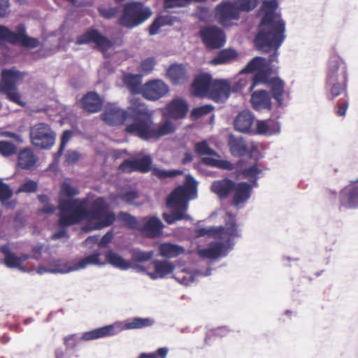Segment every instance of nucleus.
<instances>
[{"mask_svg":"<svg viewBox=\"0 0 358 358\" xmlns=\"http://www.w3.org/2000/svg\"><path fill=\"white\" fill-rule=\"evenodd\" d=\"M167 115L173 119H182L188 110L187 102L180 98L173 99L166 107Z\"/></svg>","mask_w":358,"mask_h":358,"instance_id":"b1692460","label":"nucleus"},{"mask_svg":"<svg viewBox=\"0 0 358 358\" xmlns=\"http://www.w3.org/2000/svg\"><path fill=\"white\" fill-rule=\"evenodd\" d=\"M266 83L269 85L273 98L276 100L279 106H282L283 104V96L285 93L284 82L279 78H275L271 80H268V78Z\"/></svg>","mask_w":358,"mask_h":358,"instance_id":"72a5a7b5","label":"nucleus"},{"mask_svg":"<svg viewBox=\"0 0 358 358\" xmlns=\"http://www.w3.org/2000/svg\"><path fill=\"white\" fill-rule=\"evenodd\" d=\"M252 186L246 182L235 183L232 204L237 209L243 208L252 195Z\"/></svg>","mask_w":358,"mask_h":358,"instance_id":"f3484780","label":"nucleus"},{"mask_svg":"<svg viewBox=\"0 0 358 358\" xmlns=\"http://www.w3.org/2000/svg\"><path fill=\"white\" fill-rule=\"evenodd\" d=\"M217 17L223 27H230L233 24V20L239 19L240 10L234 2H224L217 7Z\"/></svg>","mask_w":358,"mask_h":358,"instance_id":"f8f14e48","label":"nucleus"},{"mask_svg":"<svg viewBox=\"0 0 358 358\" xmlns=\"http://www.w3.org/2000/svg\"><path fill=\"white\" fill-rule=\"evenodd\" d=\"M262 173V170L257 167V164H254L252 166L245 169L243 171V176L244 178L248 180L250 182V185L252 187H258L257 180L259 179V175Z\"/></svg>","mask_w":358,"mask_h":358,"instance_id":"ea45409f","label":"nucleus"},{"mask_svg":"<svg viewBox=\"0 0 358 358\" xmlns=\"http://www.w3.org/2000/svg\"><path fill=\"white\" fill-rule=\"evenodd\" d=\"M211 274V269L208 268L206 272L200 270L189 271L186 269H182L178 271L173 275V278L180 284L190 285L194 282L195 278L198 276H208Z\"/></svg>","mask_w":358,"mask_h":358,"instance_id":"a878e982","label":"nucleus"},{"mask_svg":"<svg viewBox=\"0 0 358 358\" xmlns=\"http://www.w3.org/2000/svg\"><path fill=\"white\" fill-rule=\"evenodd\" d=\"M65 157H66V162L69 164H75L76 162L78 161L79 157H80V155L76 151H71V152H69L66 155Z\"/></svg>","mask_w":358,"mask_h":358,"instance_id":"338daca9","label":"nucleus"},{"mask_svg":"<svg viewBox=\"0 0 358 358\" xmlns=\"http://www.w3.org/2000/svg\"><path fill=\"white\" fill-rule=\"evenodd\" d=\"M36 162V157L30 148H24L18 154V166L25 170L32 169Z\"/></svg>","mask_w":358,"mask_h":358,"instance_id":"f704fd0d","label":"nucleus"},{"mask_svg":"<svg viewBox=\"0 0 358 358\" xmlns=\"http://www.w3.org/2000/svg\"><path fill=\"white\" fill-rule=\"evenodd\" d=\"M155 66V60L152 58H148L143 60L140 65V71L145 73H150Z\"/></svg>","mask_w":358,"mask_h":358,"instance_id":"680f3d73","label":"nucleus"},{"mask_svg":"<svg viewBox=\"0 0 358 358\" xmlns=\"http://www.w3.org/2000/svg\"><path fill=\"white\" fill-rule=\"evenodd\" d=\"M26 34V27L20 24L17 26V33L12 31L7 27L0 25V39L8 41L13 44L18 43Z\"/></svg>","mask_w":358,"mask_h":358,"instance_id":"bb28decb","label":"nucleus"},{"mask_svg":"<svg viewBox=\"0 0 358 358\" xmlns=\"http://www.w3.org/2000/svg\"><path fill=\"white\" fill-rule=\"evenodd\" d=\"M0 93L5 94L8 99L19 106H24L25 105V103L21 100V96L17 92V88L10 89V90H2L0 91Z\"/></svg>","mask_w":358,"mask_h":358,"instance_id":"3c124183","label":"nucleus"},{"mask_svg":"<svg viewBox=\"0 0 358 358\" xmlns=\"http://www.w3.org/2000/svg\"><path fill=\"white\" fill-rule=\"evenodd\" d=\"M16 146L11 142L0 141V153L3 156H9L16 152Z\"/></svg>","mask_w":358,"mask_h":358,"instance_id":"4d7b16f0","label":"nucleus"},{"mask_svg":"<svg viewBox=\"0 0 358 358\" xmlns=\"http://www.w3.org/2000/svg\"><path fill=\"white\" fill-rule=\"evenodd\" d=\"M213 109V106L212 105H203L194 108L191 112V116L194 119H197L203 115L209 113Z\"/></svg>","mask_w":358,"mask_h":358,"instance_id":"13d9d810","label":"nucleus"},{"mask_svg":"<svg viewBox=\"0 0 358 358\" xmlns=\"http://www.w3.org/2000/svg\"><path fill=\"white\" fill-rule=\"evenodd\" d=\"M167 23V19L164 17H159L156 18L150 24L149 28V34L151 36L157 34L159 29Z\"/></svg>","mask_w":358,"mask_h":358,"instance_id":"bf43d9fd","label":"nucleus"},{"mask_svg":"<svg viewBox=\"0 0 358 358\" xmlns=\"http://www.w3.org/2000/svg\"><path fill=\"white\" fill-rule=\"evenodd\" d=\"M81 105L84 110L94 113L101 110L103 101L96 92H90L82 98Z\"/></svg>","mask_w":358,"mask_h":358,"instance_id":"393cba45","label":"nucleus"},{"mask_svg":"<svg viewBox=\"0 0 358 358\" xmlns=\"http://www.w3.org/2000/svg\"><path fill=\"white\" fill-rule=\"evenodd\" d=\"M151 15L150 8L143 3L128 2L124 5L123 12L118 18V24L127 29H133L146 21Z\"/></svg>","mask_w":358,"mask_h":358,"instance_id":"1a4fd4ad","label":"nucleus"},{"mask_svg":"<svg viewBox=\"0 0 358 358\" xmlns=\"http://www.w3.org/2000/svg\"><path fill=\"white\" fill-rule=\"evenodd\" d=\"M196 233L199 237L208 236L219 240L198 250L200 257L210 261L226 257L233 248L234 240L241 236V231L236 224L235 215L229 212L227 213L224 226L199 228Z\"/></svg>","mask_w":358,"mask_h":358,"instance_id":"20e7f679","label":"nucleus"},{"mask_svg":"<svg viewBox=\"0 0 358 358\" xmlns=\"http://www.w3.org/2000/svg\"><path fill=\"white\" fill-rule=\"evenodd\" d=\"M341 203L348 208L358 207V178L357 180L352 182L344 187L341 192Z\"/></svg>","mask_w":358,"mask_h":358,"instance_id":"aec40b11","label":"nucleus"},{"mask_svg":"<svg viewBox=\"0 0 358 358\" xmlns=\"http://www.w3.org/2000/svg\"><path fill=\"white\" fill-rule=\"evenodd\" d=\"M201 162L206 165L219 168L224 170H233L234 164L224 159H215L211 157H204L201 158Z\"/></svg>","mask_w":358,"mask_h":358,"instance_id":"a19ab883","label":"nucleus"},{"mask_svg":"<svg viewBox=\"0 0 358 358\" xmlns=\"http://www.w3.org/2000/svg\"><path fill=\"white\" fill-rule=\"evenodd\" d=\"M120 199L129 205H138L135 200L138 197V193L135 191H128L120 194Z\"/></svg>","mask_w":358,"mask_h":358,"instance_id":"052dcab7","label":"nucleus"},{"mask_svg":"<svg viewBox=\"0 0 358 358\" xmlns=\"http://www.w3.org/2000/svg\"><path fill=\"white\" fill-rule=\"evenodd\" d=\"M124 81L127 88L131 93H138L142 87H141V76L139 75H126L124 78Z\"/></svg>","mask_w":358,"mask_h":358,"instance_id":"79ce46f5","label":"nucleus"},{"mask_svg":"<svg viewBox=\"0 0 358 358\" xmlns=\"http://www.w3.org/2000/svg\"><path fill=\"white\" fill-rule=\"evenodd\" d=\"M154 256V252L143 251L140 250H135L131 254V261L134 263H143L150 261Z\"/></svg>","mask_w":358,"mask_h":358,"instance_id":"de8ad7c7","label":"nucleus"},{"mask_svg":"<svg viewBox=\"0 0 358 358\" xmlns=\"http://www.w3.org/2000/svg\"><path fill=\"white\" fill-rule=\"evenodd\" d=\"M18 43L27 48H36L39 45V42L36 38L30 37L27 35L24 36Z\"/></svg>","mask_w":358,"mask_h":358,"instance_id":"e2e57ef3","label":"nucleus"},{"mask_svg":"<svg viewBox=\"0 0 358 358\" xmlns=\"http://www.w3.org/2000/svg\"><path fill=\"white\" fill-rule=\"evenodd\" d=\"M105 256L108 263L113 266L123 271L130 268L131 263L124 259L117 252L113 250H108Z\"/></svg>","mask_w":358,"mask_h":358,"instance_id":"c9c22d12","label":"nucleus"},{"mask_svg":"<svg viewBox=\"0 0 358 358\" xmlns=\"http://www.w3.org/2000/svg\"><path fill=\"white\" fill-rule=\"evenodd\" d=\"M150 170L152 171V176L160 180H164L166 178H173L182 173V171L181 170H166L159 167H150Z\"/></svg>","mask_w":358,"mask_h":358,"instance_id":"37998d69","label":"nucleus"},{"mask_svg":"<svg viewBox=\"0 0 358 358\" xmlns=\"http://www.w3.org/2000/svg\"><path fill=\"white\" fill-rule=\"evenodd\" d=\"M38 184L36 182L29 180L22 184L18 189L16 191L17 194L21 193V192H25V193H33L35 192L37 190Z\"/></svg>","mask_w":358,"mask_h":358,"instance_id":"5fc2aeb1","label":"nucleus"},{"mask_svg":"<svg viewBox=\"0 0 358 358\" xmlns=\"http://www.w3.org/2000/svg\"><path fill=\"white\" fill-rule=\"evenodd\" d=\"M197 196V182L191 175H187L184 185L178 187L168 197L167 206L173 209L171 213H164L163 218L169 224L181 220H191L186 213L188 201Z\"/></svg>","mask_w":358,"mask_h":358,"instance_id":"39448f33","label":"nucleus"},{"mask_svg":"<svg viewBox=\"0 0 358 358\" xmlns=\"http://www.w3.org/2000/svg\"><path fill=\"white\" fill-rule=\"evenodd\" d=\"M234 3L240 11H250L257 5V0H235Z\"/></svg>","mask_w":358,"mask_h":358,"instance_id":"603ef678","label":"nucleus"},{"mask_svg":"<svg viewBox=\"0 0 358 358\" xmlns=\"http://www.w3.org/2000/svg\"><path fill=\"white\" fill-rule=\"evenodd\" d=\"M169 91V86L161 80L148 81L142 87L143 96L150 101L158 100L165 96Z\"/></svg>","mask_w":358,"mask_h":358,"instance_id":"4468645a","label":"nucleus"},{"mask_svg":"<svg viewBox=\"0 0 358 358\" xmlns=\"http://www.w3.org/2000/svg\"><path fill=\"white\" fill-rule=\"evenodd\" d=\"M152 264L154 267V271L148 272L147 275L152 280L163 278L166 275L171 273L175 266L173 263L168 260H153Z\"/></svg>","mask_w":358,"mask_h":358,"instance_id":"5701e85b","label":"nucleus"},{"mask_svg":"<svg viewBox=\"0 0 358 358\" xmlns=\"http://www.w3.org/2000/svg\"><path fill=\"white\" fill-rule=\"evenodd\" d=\"M328 96L334 99L345 94L348 85V67L345 62L338 55H332L328 63L326 78Z\"/></svg>","mask_w":358,"mask_h":358,"instance_id":"423d86ee","label":"nucleus"},{"mask_svg":"<svg viewBox=\"0 0 358 358\" xmlns=\"http://www.w3.org/2000/svg\"><path fill=\"white\" fill-rule=\"evenodd\" d=\"M200 35L204 44L209 49L220 48L226 42L224 32L215 26H209L201 29Z\"/></svg>","mask_w":358,"mask_h":358,"instance_id":"9b49d317","label":"nucleus"},{"mask_svg":"<svg viewBox=\"0 0 358 358\" xmlns=\"http://www.w3.org/2000/svg\"><path fill=\"white\" fill-rule=\"evenodd\" d=\"M113 234L112 231L107 232L99 241L98 245L100 248L106 247L113 239Z\"/></svg>","mask_w":358,"mask_h":358,"instance_id":"774afa93","label":"nucleus"},{"mask_svg":"<svg viewBox=\"0 0 358 358\" xmlns=\"http://www.w3.org/2000/svg\"><path fill=\"white\" fill-rule=\"evenodd\" d=\"M254 115L249 110H243L234 120L235 129L242 133L250 131L254 122Z\"/></svg>","mask_w":358,"mask_h":358,"instance_id":"c756f323","label":"nucleus"},{"mask_svg":"<svg viewBox=\"0 0 358 358\" xmlns=\"http://www.w3.org/2000/svg\"><path fill=\"white\" fill-rule=\"evenodd\" d=\"M276 0L265 1L264 12L258 27L255 45L262 52L271 53L268 62H278V50L285 39V23L275 10Z\"/></svg>","mask_w":358,"mask_h":358,"instance_id":"f03ea898","label":"nucleus"},{"mask_svg":"<svg viewBox=\"0 0 358 358\" xmlns=\"http://www.w3.org/2000/svg\"><path fill=\"white\" fill-rule=\"evenodd\" d=\"M229 146L231 154L234 156L241 157L245 154L247 151V146L245 141L241 137H235L230 136L229 140Z\"/></svg>","mask_w":358,"mask_h":358,"instance_id":"4c0bfd02","label":"nucleus"},{"mask_svg":"<svg viewBox=\"0 0 358 358\" xmlns=\"http://www.w3.org/2000/svg\"><path fill=\"white\" fill-rule=\"evenodd\" d=\"M143 220H145V222L143 226H141L140 230L147 236L157 238L162 235L164 224L157 217H147Z\"/></svg>","mask_w":358,"mask_h":358,"instance_id":"4be33fe9","label":"nucleus"},{"mask_svg":"<svg viewBox=\"0 0 358 358\" xmlns=\"http://www.w3.org/2000/svg\"><path fill=\"white\" fill-rule=\"evenodd\" d=\"M270 56L268 58L255 57L251 59L245 67L241 71V73L255 72V74L249 79H239V80L234 85L232 91H242L249 82H251L248 89L250 92H252L257 85L260 83H266L268 76L270 74L271 68L274 66L273 63L275 62H268Z\"/></svg>","mask_w":358,"mask_h":358,"instance_id":"0eeeda50","label":"nucleus"},{"mask_svg":"<svg viewBox=\"0 0 358 358\" xmlns=\"http://www.w3.org/2000/svg\"><path fill=\"white\" fill-rule=\"evenodd\" d=\"M50 273H68L76 271L77 269L75 261H64L63 259H52L49 261Z\"/></svg>","mask_w":358,"mask_h":358,"instance_id":"c85d7f7f","label":"nucleus"},{"mask_svg":"<svg viewBox=\"0 0 358 358\" xmlns=\"http://www.w3.org/2000/svg\"><path fill=\"white\" fill-rule=\"evenodd\" d=\"M13 195V190L10 186L4 183L3 180L0 178V201L4 203L5 201L10 199Z\"/></svg>","mask_w":358,"mask_h":358,"instance_id":"864d4df0","label":"nucleus"},{"mask_svg":"<svg viewBox=\"0 0 358 358\" xmlns=\"http://www.w3.org/2000/svg\"><path fill=\"white\" fill-rule=\"evenodd\" d=\"M78 194L79 190L76 186L66 182L61 185L58 203L59 224L70 227L87 220L95 221L92 229L99 230L114 222L115 215L109 210L108 204L103 198L96 199L87 208V199H73Z\"/></svg>","mask_w":358,"mask_h":358,"instance_id":"f257e3e1","label":"nucleus"},{"mask_svg":"<svg viewBox=\"0 0 358 358\" xmlns=\"http://www.w3.org/2000/svg\"><path fill=\"white\" fill-rule=\"evenodd\" d=\"M188 0H165L164 7L171 8L175 7H182L188 5Z\"/></svg>","mask_w":358,"mask_h":358,"instance_id":"0e129e2a","label":"nucleus"},{"mask_svg":"<svg viewBox=\"0 0 358 358\" xmlns=\"http://www.w3.org/2000/svg\"><path fill=\"white\" fill-rule=\"evenodd\" d=\"M236 56L237 53L234 50H223L215 57L213 58L212 62L217 65L225 64L229 62L231 59L235 58Z\"/></svg>","mask_w":358,"mask_h":358,"instance_id":"a18cd8bd","label":"nucleus"},{"mask_svg":"<svg viewBox=\"0 0 358 358\" xmlns=\"http://www.w3.org/2000/svg\"><path fill=\"white\" fill-rule=\"evenodd\" d=\"M212 83L211 76L209 74L204 73L199 76L192 84L195 95L201 96L206 94H209Z\"/></svg>","mask_w":358,"mask_h":358,"instance_id":"7c9ffc66","label":"nucleus"},{"mask_svg":"<svg viewBox=\"0 0 358 358\" xmlns=\"http://www.w3.org/2000/svg\"><path fill=\"white\" fill-rule=\"evenodd\" d=\"M102 120L108 125L117 126L124 124L127 127L129 118L125 110L120 109L116 105H110L107 107L101 114Z\"/></svg>","mask_w":358,"mask_h":358,"instance_id":"dca6fc26","label":"nucleus"},{"mask_svg":"<svg viewBox=\"0 0 358 358\" xmlns=\"http://www.w3.org/2000/svg\"><path fill=\"white\" fill-rule=\"evenodd\" d=\"M280 124L275 120H259L257 122L256 133L271 136L280 133Z\"/></svg>","mask_w":358,"mask_h":358,"instance_id":"cd10ccee","label":"nucleus"},{"mask_svg":"<svg viewBox=\"0 0 358 358\" xmlns=\"http://www.w3.org/2000/svg\"><path fill=\"white\" fill-rule=\"evenodd\" d=\"M235 182L229 179L215 180L211 185V190L220 198H226L233 190Z\"/></svg>","mask_w":358,"mask_h":358,"instance_id":"2f4dec72","label":"nucleus"},{"mask_svg":"<svg viewBox=\"0 0 358 358\" xmlns=\"http://www.w3.org/2000/svg\"><path fill=\"white\" fill-rule=\"evenodd\" d=\"M159 250L161 256L166 258L176 257L185 252L183 247L170 243H162L159 247Z\"/></svg>","mask_w":358,"mask_h":358,"instance_id":"e433bc0d","label":"nucleus"},{"mask_svg":"<svg viewBox=\"0 0 358 358\" xmlns=\"http://www.w3.org/2000/svg\"><path fill=\"white\" fill-rule=\"evenodd\" d=\"M118 219L131 229H140L141 225L136 218L128 213L120 212L118 215Z\"/></svg>","mask_w":358,"mask_h":358,"instance_id":"09e8293b","label":"nucleus"},{"mask_svg":"<svg viewBox=\"0 0 358 358\" xmlns=\"http://www.w3.org/2000/svg\"><path fill=\"white\" fill-rule=\"evenodd\" d=\"M152 159L150 155H145L140 159H125L119 166V170L124 173L138 171L148 173L150 171Z\"/></svg>","mask_w":358,"mask_h":358,"instance_id":"2eb2a0df","label":"nucleus"},{"mask_svg":"<svg viewBox=\"0 0 358 358\" xmlns=\"http://www.w3.org/2000/svg\"><path fill=\"white\" fill-rule=\"evenodd\" d=\"M24 73L15 69H4L1 73L0 91L15 89L16 84L22 80Z\"/></svg>","mask_w":358,"mask_h":358,"instance_id":"412c9836","label":"nucleus"},{"mask_svg":"<svg viewBox=\"0 0 358 358\" xmlns=\"http://www.w3.org/2000/svg\"><path fill=\"white\" fill-rule=\"evenodd\" d=\"M167 76L175 85L184 83L187 80V71L182 64H173L166 71Z\"/></svg>","mask_w":358,"mask_h":358,"instance_id":"473e14b6","label":"nucleus"},{"mask_svg":"<svg viewBox=\"0 0 358 358\" xmlns=\"http://www.w3.org/2000/svg\"><path fill=\"white\" fill-rule=\"evenodd\" d=\"M0 251L4 256V264L8 268H18L20 265V259L13 252L10 251L8 245H3L0 247Z\"/></svg>","mask_w":358,"mask_h":358,"instance_id":"58836bf2","label":"nucleus"},{"mask_svg":"<svg viewBox=\"0 0 358 358\" xmlns=\"http://www.w3.org/2000/svg\"><path fill=\"white\" fill-rule=\"evenodd\" d=\"M168 354V348H160L155 352H142L138 358H166Z\"/></svg>","mask_w":358,"mask_h":358,"instance_id":"6e6d98bb","label":"nucleus"},{"mask_svg":"<svg viewBox=\"0 0 358 358\" xmlns=\"http://www.w3.org/2000/svg\"><path fill=\"white\" fill-rule=\"evenodd\" d=\"M90 43H94L102 51H106L112 46L110 41L94 29L87 30L77 38L76 43L78 45Z\"/></svg>","mask_w":358,"mask_h":358,"instance_id":"ddd939ff","label":"nucleus"},{"mask_svg":"<svg viewBox=\"0 0 358 358\" xmlns=\"http://www.w3.org/2000/svg\"><path fill=\"white\" fill-rule=\"evenodd\" d=\"M231 93V87L227 80H215L213 81L209 96L216 102H224L228 99Z\"/></svg>","mask_w":358,"mask_h":358,"instance_id":"a211bd4d","label":"nucleus"},{"mask_svg":"<svg viewBox=\"0 0 358 358\" xmlns=\"http://www.w3.org/2000/svg\"><path fill=\"white\" fill-rule=\"evenodd\" d=\"M154 324L155 320L153 318L134 317L86 331L83 333V336H110L117 334L124 330L141 329L149 327Z\"/></svg>","mask_w":358,"mask_h":358,"instance_id":"6e6552de","label":"nucleus"},{"mask_svg":"<svg viewBox=\"0 0 358 358\" xmlns=\"http://www.w3.org/2000/svg\"><path fill=\"white\" fill-rule=\"evenodd\" d=\"M100 254L99 252H95L92 255L87 256L86 257L80 259L79 262H76V265L77 271L83 269L87 267L88 265L95 264V265H104V263H101L99 261Z\"/></svg>","mask_w":358,"mask_h":358,"instance_id":"c03bdc74","label":"nucleus"},{"mask_svg":"<svg viewBox=\"0 0 358 358\" xmlns=\"http://www.w3.org/2000/svg\"><path fill=\"white\" fill-rule=\"evenodd\" d=\"M194 150L199 155H211L220 157V155L215 150L211 149L206 141H201L196 143L194 145Z\"/></svg>","mask_w":358,"mask_h":358,"instance_id":"8fccbe9b","label":"nucleus"},{"mask_svg":"<svg viewBox=\"0 0 358 358\" xmlns=\"http://www.w3.org/2000/svg\"><path fill=\"white\" fill-rule=\"evenodd\" d=\"M55 133L50 125L45 123H38L30 129L31 143L41 149H50L55 142Z\"/></svg>","mask_w":358,"mask_h":358,"instance_id":"9d476101","label":"nucleus"},{"mask_svg":"<svg viewBox=\"0 0 358 358\" xmlns=\"http://www.w3.org/2000/svg\"><path fill=\"white\" fill-rule=\"evenodd\" d=\"M250 103L252 108L259 112L269 111L272 108L271 95L265 90H257L252 92Z\"/></svg>","mask_w":358,"mask_h":358,"instance_id":"6ab92c4d","label":"nucleus"},{"mask_svg":"<svg viewBox=\"0 0 358 358\" xmlns=\"http://www.w3.org/2000/svg\"><path fill=\"white\" fill-rule=\"evenodd\" d=\"M125 111L127 117L129 118L125 131L143 140L157 139L175 131V126L169 120H166L162 124H155L152 113L138 99H131L129 106Z\"/></svg>","mask_w":358,"mask_h":358,"instance_id":"7ed1b4c3","label":"nucleus"},{"mask_svg":"<svg viewBox=\"0 0 358 358\" xmlns=\"http://www.w3.org/2000/svg\"><path fill=\"white\" fill-rule=\"evenodd\" d=\"M99 337H65L64 342L68 350H76L84 341H90Z\"/></svg>","mask_w":358,"mask_h":358,"instance_id":"49530a36","label":"nucleus"},{"mask_svg":"<svg viewBox=\"0 0 358 358\" xmlns=\"http://www.w3.org/2000/svg\"><path fill=\"white\" fill-rule=\"evenodd\" d=\"M99 12L103 17L109 19L116 15L117 13V8L116 7H112L109 8H100Z\"/></svg>","mask_w":358,"mask_h":358,"instance_id":"69168bd1","label":"nucleus"}]
</instances>
